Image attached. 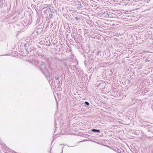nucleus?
<instances>
[{"label":"nucleus","instance_id":"obj_10","mask_svg":"<svg viewBox=\"0 0 153 153\" xmlns=\"http://www.w3.org/2000/svg\"><path fill=\"white\" fill-rule=\"evenodd\" d=\"M46 10L48 12L50 11L51 10L49 8H48L46 9Z\"/></svg>","mask_w":153,"mask_h":153},{"label":"nucleus","instance_id":"obj_3","mask_svg":"<svg viewBox=\"0 0 153 153\" xmlns=\"http://www.w3.org/2000/svg\"><path fill=\"white\" fill-rule=\"evenodd\" d=\"M54 39H51V41L52 44H55L56 43V41H55V40H53ZM48 39H46V41L47 40L48 41H49L50 43L51 44V43H50V40H48Z\"/></svg>","mask_w":153,"mask_h":153},{"label":"nucleus","instance_id":"obj_1","mask_svg":"<svg viewBox=\"0 0 153 153\" xmlns=\"http://www.w3.org/2000/svg\"><path fill=\"white\" fill-rule=\"evenodd\" d=\"M30 59V62L34 65L39 66L41 70L45 76L46 78H47L49 77V74L46 75L45 74V70L46 69V67L45 63L43 62H39L37 59H35L33 56L31 57Z\"/></svg>","mask_w":153,"mask_h":153},{"label":"nucleus","instance_id":"obj_9","mask_svg":"<svg viewBox=\"0 0 153 153\" xmlns=\"http://www.w3.org/2000/svg\"><path fill=\"white\" fill-rule=\"evenodd\" d=\"M85 104L87 105H89V103L88 102L85 101Z\"/></svg>","mask_w":153,"mask_h":153},{"label":"nucleus","instance_id":"obj_13","mask_svg":"<svg viewBox=\"0 0 153 153\" xmlns=\"http://www.w3.org/2000/svg\"><path fill=\"white\" fill-rule=\"evenodd\" d=\"M99 52L98 51V52H97V54H99Z\"/></svg>","mask_w":153,"mask_h":153},{"label":"nucleus","instance_id":"obj_4","mask_svg":"<svg viewBox=\"0 0 153 153\" xmlns=\"http://www.w3.org/2000/svg\"><path fill=\"white\" fill-rule=\"evenodd\" d=\"M91 131L94 132H100V131L99 129H93L91 130Z\"/></svg>","mask_w":153,"mask_h":153},{"label":"nucleus","instance_id":"obj_12","mask_svg":"<svg viewBox=\"0 0 153 153\" xmlns=\"http://www.w3.org/2000/svg\"><path fill=\"white\" fill-rule=\"evenodd\" d=\"M150 1V0H146V1L147 2V3L149 2Z\"/></svg>","mask_w":153,"mask_h":153},{"label":"nucleus","instance_id":"obj_8","mask_svg":"<svg viewBox=\"0 0 153 153\" xmlns=\"http://www.w3.org/2000/svg\"><path fill=\"white\" fill-rule=\"evenodd\" d=\"M115 151L117 152L118 153H121V150L120 149H116Z\"/></svg>","mask_w":153,"mask_h":153},{"label":"nucleus","instance_id":"obj_5","mask_svg":"<svg viewBox=\"0 0 153 153\" xmlns=\"http://www.w3.org/2000/svg\"><path fill=\"white\" fill-rule=\"evenodd\" d=\"M55 78L56 80H57V83L58 84H59L60 83L59 77L58 76H56L55 77Z\"/></svg>","mask_w":153,"mask_h":153},{"label":"nucleus","instance_id":"obj_11","mask_svg":"<svg viewBox=\"0 0 153 153\" xmlns=\"http://www.w3.org/2000/svg\"><path fill=\"white\" fill-rule=\"evenodd\" d=\"M149 60H148V59H146L145 60V62H149Z\"/></svg>","mask_w":153,"mask_h":153},{"label":"nucleus","instance_id":"obj_14","mask_svg":"<svg viewBox=\"0 0 153 153\" xmlns=\"http://www.w3.org/2000/svg\"><path fill=\"white\" fill-rule=\"evenodd\" d=\"M65 65H66V64H65Z\"/></svg>","mask_w":153,"mask_h":153},{"label":"nucleus","instance_id":"obj_7","mask_svg":"<svg viewBox=\"0 0 153 153\" xmlns=\"http://www.w3.org/2000/svg\"><path fill=\"white\" fill-rule=\"evenodd\" d=\"M25 49L26 51L28 52H30L31 50L30 49V48L29 47L27 48H25Z\"/></svg>","mask_w":153,"mask_h":153},{"label":"nucleus","instance_id":"obj_6","mask_svg":"<svg viewBox=\"0 0 153 153\" xmlns=\"http://www.w3.org/2000/svg\"><path fill=\"white\" fill-rule=\"evenodd\" d=\"M24 47H25V48H26L29 47V46H30V44L28 42V43H26L25 44H24Z\"/></svg>","mask_w":153,"mask_h":153},{"label":"nucleus","instance_id":"obj_2","mask_svg":"<svg viewBox=\"0 0 153 153\" xmlns=\"http://www.w3.org/2000/svg\"><path fill=\"white\" fill-rule=\"evenodd\" d=\"M42 29H38L36 31H34L32 35H37L38 33H40L41 31H42Z\"/></svg>","mask_w":153,"mask_h":153}]
</instances>
